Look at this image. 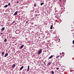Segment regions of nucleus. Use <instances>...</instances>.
Listing matches in <instances>:
<instances>
[{"instance_id":"f257e3e1","label":"nucleus","mask_w":74,"mask_h":74,"mask_svg":"<svg viewBox=\"0 0 74 74\" xmlns=\"http://www.w3.org/2000/svg\"><path fill=\"white\" fill-rule=\"evenodd\" d=\"M42 52V49H41L40 50H39V51L38 52V54H41V53Z\"/></svg>"},{"instance_id":"f03ea898","label":"nucleus","mask_w":74,"mask_h":74,"mask_svg":"<svg viewBox=\"0 0 74 74\" xmlns=\"http://www.w3.org/2000/svg\"><path fill=\"white\" fill-rule=\"evenodd\" d=\"M17 14H18V11H17L15 12V13L14 14V15H16Z\"/></svg>"},{"instance_id":"7ed1b4c3","label":"nucleus","mask_w":74,"mask_h":74,"mask_svg":"<svg viewBox=\"0 0 74 74\" xmlns=\"http://www.w3.org/2000/svg\"><path fill=\"white\" fill-rule=\"evenodd\" d=\"M24 47V45H21V46L20 47V49H22L23 48V47Z\"/></svg>"},{"instance_id":"20e7f679","label":"nucleus","mask_w":74,"mask_h":74,"mask_svg":"<svg viewBox=\"0 0 74 74\" xmlns=\"http://www.w3.org/2000/svg\"><path fill=\"white\" fill-rule=\"evenodd\" d=\"M23 67H24V66H22L20 69V70H22V69H23Z\"/></svg>"},{"instance_id":"39448f33","label":"nucleus","mask_w":74,"mask_h":74,"mask_svg":"<svg viewBox=\"0 0 74 74\" xmlns=\"http://www.w3.org/2000/svg\"><path fill=\"white\" fill-rule=\"evenodd\" d=\"M8 53H6L5 55L4 56V57H6L7 56H8Z\"/></svg>"},{"instance_id":"423d86ee","label":"nucleus","mask_w":74,"mask_h":74,"mask_svg":"<svg viewBox=\"0 0 74 74\" xmlns=\"http://www.w3.org/2000/svg\"><path fill=\"white\" fill-rule=\"evenodd\" d=\"M15 66H16V65H15V64H14L12 66V68H14V67H15Z\"/></svg>"},{"instance_id":"0eeeda50","label":"nucleus","mask_w":74,"mask_h":74,"mask_svg":"<svg viewBox=\"0 0 74 74\" xmlns=\"http://www.w3.org/2000/svg\"><path fill=\"white\" fill-rule=\"evenodd\" d=\"M4 29H5V28L4 27H3L1 29V31H3V30H4Z\"/></svg>"},{"instance_id":"6e6552de","label":"nucleus","mask_w":74,"mask_h":74,"mask_svg":"<svg viewBox=\"0 0 74 74\" xmlns=\"http://www.w3.org/2000/svg\"><path fill=\"white\" fill-rule=\"evenodd\" d=\"M53 55H51V56L50 57H49V59H51V58H52V57H53Z\"/></svg>"},{"instance_id":"1a4fd4ad","label":"nucleus","mask_w":74,"mask_h":74,"mask_svg":"<svg viewBox=\"0 0 74 74\" xmlns=\"http://www.w3.org/2000/svg\"><path fill=\"white\" fill-rule=\"evenodd\" d=\"M29 65H28V69H27V71H29Z\"/></svg>"},{"instance_id":"9d476101","label":"nucleus","mask_w":74,"mask_h":74,"mask_svg":"<svg viewBox=\"0 0 74 74\" xmlns=\"http://www.w3.org/2000/svg\"><path fill=\"white\" fill-rule=\"evenodd\" d=\"M52 27H53V25H52L50 27V29H52Z\"/></svg>"},{"instance_id":"9b49d317","label":"nucleus","mask_w":74,"mask_h":74,"mask_svg":"<svg viewBox=\"0 0 74 74\" xmlns=\"http://www.w3.org/2000/svg\"><path fill=\"white\" fill-rule=\"evenodd\" d=\"M51 63H52V62H49L48 63V65H51Z\"/></svg>"},{"instance_id":"f8f14e48","label":"nucleus","mask_w":74,"mask_h":74,"mask_svg":"<svg viewBox=\"0 0 74 74\" xmlns=\"http://www.w3.org/2000/svg\"><path fill=\"white\" fill-rule=\"evenodd\" d=\"M8 7V5H6L5 6H4L5 8H7Z\"/></svg>"},{"instance_id":"ddd939ff","label":"nucleus","mask_w":74,"mask_h":74,"mask_svg":"<svg viewBox=\"0 0 74 74\" xmlns=\"http://www.w3.org/2000/svg\"><path fill=\"white\" fill-rule=\"evenodd\" d=\"M44 3L42 2L40 3V5H44Z\"/></svg>"},{"instance_id":"4468645a","label":"nucleus","mask_w":74,"mask_h":74,"mask_svg":"<svg viewBox=\"0 0 74 74\" xmlns=\"http://www.w3.org/2000/svg\"><path fill=\"white\" fill-rule=\"evenodd\" d=\"M2 55H4V52H2L1 53Z\"/></svg>"},{"instance_id":"2eb2a0df","label":"nucleus","mask_w":74,"mask_h":74,"mask_svg":"<svg viewBox=\"0 0 74 74\" xmlns=\"http://www.w3.org/2000/svg\"><path fill=\"white\" fill-rule=\"evenodd\" d=\"M59 57H60V56H58L56 57V59H58L59 58Z\"/></svg>"},{"instance_id":"dca6fc26","label":"nucleus","mask_w":74,"mask_h":74,"mask_svg":"<svg viewBox=\"0 0 74 74\" xmlns=\"http://www.w3.org/2000/svg\"><path fill=\"white\" fill-rule=\"evenodd\" d=\"M7 41V39H6V38L4 40V41L5 42H6V41Z\"/></svg>"},{"instance_id":"f3484780","label":"nucleus","mask_w":74,"mask_h":74,"mask_svg":"<svg viewBox=\"0 0 74 74\" xmlns=\"http://www.w3.org/2000/svg\"><path fill=\"white\" fill-rule=\"evenodd\" d=\"M51 73H52V74H54V71H51Z\"/></svg>"},{"instance_id":"a211bd4d","label":"nucleus","mask_w":74,"mask_h":74,"mask_svg":"<svg viewBox=\"0 0 74 74\" xmlns=\"http://www.w3.org/2000/svg\"><path fill=\"white\" fill-rule=\"evenodd\" d=\"M15 22V21H13L12 23V24H13V23Z\"/></svg>"},{"instance_id":"6ab92c4d","label":"nucleus","mask_w":74,"mask_h":74,"mask_svg":"<svg viewBox=\"0 0 74 74\" xmlns=\"http://www.w3.org/2000/svg\"><path fill=\"white\" fill-rule=\"evenodd\" d=\"M34 7H36V3H34Z\"/></svg>"},{"instance_id":"aec40b11","label":"nucleus","mask_w":74,"mask_h":74,"mask_svg":"<svg viewBox=\"0 0 74 74\" xmlns=\"http://www.w3.org/2000/svg\"><path fill=\"white\" fill-rule=\"evenodd\" d=\"M10 5H11V3H8V5H9V6H10Z\"/></svg>"},{"instance_id":"412c9836","label":"nucleus","mask_w":74,"mask_h":74,"mask_svg":"<svg viewBox=\"0 0 74 74\" xmlns=\"http://www.w3.org/2000/svg\"><path fill=\"white\" fill-rule=\"evenodd\" d=\"M73 44H74V40L73 41Z\"/></svg>"},{"instance_id":"4be33fe9","label":"nucleus","mask_w":74,"mask_h":74,"mask_svg":"<svg viewBox=\"0 0 74 74\" xmlns=\"http://www.w3.org/2000/svg\"><path fill=\"white\" fill-rule=\"evenodd\" d=\"M58 69H59V68L56 69V70H58Z\"/></svg>"},{"instance_id":"5701e85b","label":"nucleus","mask_w":74,"mask_h":74,"mask_svg":"<svg viewBox=\"0 0 74 74\" xmlns=\"http://www.w3.org/2000/svg\"><path fill=\"white\" fill-rule=\"evenodd\" d=\"M19 3V1H18L16 2V3Z\"/></svg>"},{"instance_id":"b1692460","label":"nucleus","mask_w":74,"mask_h":74,"mask_svg":"<svg viewBox=\"0 0 74 74\" xmlns=\"http://www.w3.org/2000/svg\"><path fill=\"white\" fill-rule=\"evenodd\" d=\"M62 54H64V52H63L62 53Z\"/></svg>"},{"instance_id":"393cba45","label":"nucleus","mask_w":74,"mask_h":74,"mask_svg":"<svg viewBox=\"0 0 74 74\" xmlns=\"http://www.w3.org/2000/svg\"><path fill=\"white\" fill-rule=\"evenodd\" d=\"M28 23V21L26 22V23Z\"/></svg>"},{"instance_id":"a878e982","label":"nucleus","mask_w":74,"mask_h":74,"mask_svg":"<svg viewBox=\"0 0 74 74\" xmlns=\"http://www.w3.org/2000/svg\"><path fill=\"white\" fill-rule=\"evenodd\" d=\"M37 16V14H36V15L35 16V17H36V16Z\"/></svg>"},{"instance_id":"bb28decb","label":"nucleus","mask_w":74,"mask_h":74,"mask_svg":"<svg viewBox=\"0 0 74 74\" xmlns=\"http://www.w3.org/2000/svg\"><path fill=\"white\" fill-rule=\"evenodd\" d=\"M0 34H3V33H1Z\"/></svg>"},{"instance_id":"cd10ccee","label":"nucleus","mask_w":74,"mask_h":74,"mask_svg":"<svg viewBox=\"0 0 74 74\" xmlns=\"http://www.w3.org/2000/svg\"><path fill=\"white\" fill-rule=\"evenodd\" d=\"M44 64L45 65V62H44Z\"/></svg>"},{"instance_id":"c85d7f7f","label":"nucleus","mask_w":74,"mask_h":74,"mask_svg":"<svg viewBox=\"0 0 74 74\" xmlns=\"http://www.w3.org/2000/svg\"><path fill=\"white\" fill-rule=\"evenodd\" d=\"M60 1H61V0H60Z\"/></svg>"}]
</instances>
